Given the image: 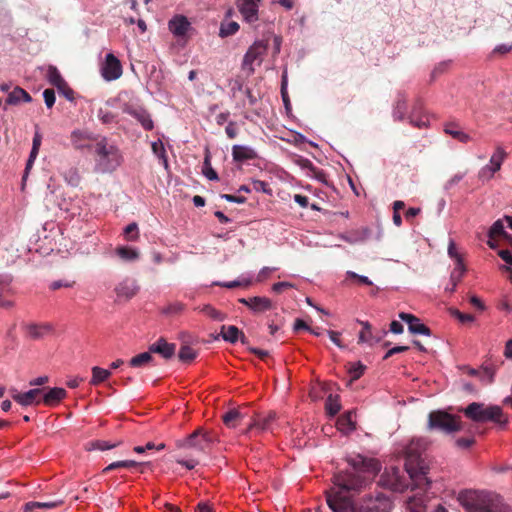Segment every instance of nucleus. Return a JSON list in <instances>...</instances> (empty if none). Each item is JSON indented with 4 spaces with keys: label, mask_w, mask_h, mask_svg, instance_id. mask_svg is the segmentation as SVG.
Instances as JSON below:
<instances>
[{
    "label": "nucleus",
    "mask_w": 512,
    "mask_h": 512,
    "mask_svg": "<svg viewBox=\"0 0 512 512\" xmlns=\"http://www.w3.org/2000/svg\"><path fill=\"white\" fill-rule=\"evenodd\" d=\"M328 506L333 512H392L394 504L382 491L365 494L355 503L338 491L328 495Z\"/></svg>",
    "instance_id": "nucleus-1"
},
{
    "label": "nucleus",
    "mask_w": 512,
    "mask_h": 512,
    "mask_svg": "<svg viewBox=\"0 0 512 512\" xmlns=\"http://www.w3.org/2000/svg\"><path fill=\"white\" fill-rule=\"evenodd\" d=\"M426 442L423 439H412L405 447V469L414 487L423 488L430 481L427 477L428 466L423 458Z\"/></svg>",
    "instance_id": "nucleus-2"
},
{
    "label": "nucleus",
    "mask_w": 512,
    "mask_h": 512,
    "mask_svg": "<svg viewBox=\"0 0 512 512\" xmlns=\"http://www.w3.org/2000/svg\"><path fill=\"white\" fill-rule=\"evenodd\" d=\"M458 499L467 512H509L508 507L490 493L464 491Z\"/></svg>",
    "instance_id": "nucleus-3"
},
{
    "label": "nucleus",
    "mask_w": 512,
    "mask_h": 512,
    "mask_svg": "<svg viewBox=\"0 0 512 512\" xmlns=\"http://www.w3.org/2000/svg\"><path fill=\"white\" fill-rule=\"evenodd\" d=\"M333 483L335 487L326 492L327 502L328 495L333 492L339 491L343 496H347L345 493H360L369 485L370 480L359 472L345 471L334 475Z\"/></svg>",
    "instance_id": "nucleus-4"
},
{
    "label": "nucleus",
    "mask_w": 512,
    "mask_h": 512,
    "mask_svg": "<svg viewBox=\"0 0 512 512\" xmlns=\"http://www.w3.org/2000/svg\"><path fill=\"white\" fill-rule=\"evenodd\" d=\"M464 415L478 423L493 422L501 426L508 422L499 406H488L479 402H472L467 407L459 410Z\"/></svg>",
    "instance_id": "nucleus-5"
},
{
    "label": "nucleus",
    "mask_w": 512,
    "mask_h": 512,
    "mask_svg": "<svg viewBox=\"0 0 512 512\" xmlns=\"http://www.w3.org/2000/svg\"><path fill=\"white\" fill-rule=\"evenodd\" d=\"M96 161L102 171H113L121 164L119 149L108 142L107 138L101 137L94 146Z\"/></svg>",
    "instance_id": "nucleus-6"
},
{
    "label": "nucleus",
    "mask_w": 512,
    "mask_h": 512,
    "mask_svg": "<svg viewBox=\"0 0 512 512\" xmlns=\"http://www.w3.org/2000/svg\"><path fill=\"white\" fill-rule=\"evenodd\" d=\"M215 440L216 436L212 432L198 428L186 439L179 441L177 445L180 448L195 449L205 453L210 449Z\"/></svg>",
    "instance_id": "nucleus-7"
},
{
    "label": "nucleus",
    "mask_w": 512,
    "mask_h": 512,
    "mask_svg": "<svg viewBox=\"0 0 512 512\" xmlns=\"http://www.w3.org/2000/svg\"><path fill=\"white\" fill-rule=\"evenodd\" d=\"M428 426L430 429H440L447 433L461 429L460 419L444 411L431 412L428 417Z\"/></svg>",
    "instance_id": "nucleus-8"
},
{
    "label": "nucleus",
    "mask_w": 512,
    "mask_h": 512,
    "mask_svg": "<svg viewBox=\"0 0 512 512\" xmlns=\"http://www.w3.org/2000/svg\"><path fill=\"white\" fill-rule=\"evenodd\" d=\"M268 44L264 41H256L246 54L244 55L242 62V69L247 72L250 76L255 72V65L260 66L263 60V56L266 54Z\"/></svg>",
    "instance_id": "nucleus-9"
},
{
    "label": "nucleus",
    "mask_w": 512,
    "mask_h": 512,
    "mask_svg": "<svg viewBox=\"0 0 512 512\" xmlns=\"http://www.w3.org/2000/svg\"><path fill=\"white\" fill-rule=\"evenodd\" d=\"M42 390L41 388H32L28 391L21 392L16 389L10 390L11 398L18 403L19 405L23 407L27 406H39L42 404L41 401V395Z\"/></svg>",
    "instance_id": "nucleus-10"
},
{
    "label": "nucleus",
    "mask_w": 512,
    "mask_h": 512,
    "mask_svg": "<svg viewBox=\"0 0 512 512\" xmlns=\"http://www.w3.org/2000/svg\"><path fill=\"white\" fill-rule=\"evenodd\" d=\"M101 74L107 81H113L121 77L122 65L112 53L106 55L105 62L101 68Z\"/></svg>",
    "instance_id": "nucleus-11"
},
{
    "label": "nucleus",
    "mask_w": 512,
    "mask_h": 512,
    "mask_svg": "<svg viewBox=\"0 0 512 512\" xmlns=\"http://www.w3.org/2000/svg\"><path fill=\"white\" fill-rule=\"evenodd\" d=\"M123 112L134 117L145 130L150 131L154 128V122L151 119V115L143 107L126 104L123 108Z\"/></svg>",
    "instance_id": "nucleus-12"
},
{
    "label": "nucleus",
    "mask_w": 512,
    "mask_h": 512,
    "mask_svg": "<svg viewBox=\"0 0 512 512\" xmlns=\"http://www.w3.org/2000/svg\"><path fill=\"white\" fill-rule=\"evenodd\" d=\"M42 404L47 407H56L67 397V391L61 387H42Z\"/></svg>",
    "instance_id": "nucleus-13"
},
{
    "label": "nucleus",
    "mask_w": 512,
    "mask_h": 512,
    "mask_svg": "<svg viewBox=\"0 0 512 512\" xmlns=\"http://www.w3.org/2000/svg\"><path fill=\"white\" fill-rule=\"evenodd\" d=\"M260 0H237L236 4L244 20L253 23L258 20V3Z\"/></svg>",
    "instance_id": "nucleus-14"
},
{
    "label": "nucleus",
    "mask_w": 512,
    "mask_h": 512,
    "mask_svg": "<svg viewBox=\"0 0 512 512\" xmlns=\"http://www.w3.org/2000/svg\"><path fill=\"white\" fill-rule=\"evenodd\" d=\"M23 328L25 330L26 337H28L31 340H40L45 335L51 333L53 330L52 326L48 323H30L25 324Z\"/></svg>",
    "instance_id": "nucleus-15"
},
{
    "label": "nucleus",
    "mask_w": 512,
    "mask_h": 512,
    "mask_svg": "<svg viewBox=\"0 0 512 512\" xmlns=\"http://www.w3.org/2000/svg\"><path fill=\"white\" fill-rule=\"evenodd\" d=\"M151 354L156 353L161 355L164 359H171L175 355L176 345L168 343L166 339L159 338L156 342L149 346Z\"/></svg>",
    "instance_id": "nucleus-16"
},
{
    "label": "nucleus",
    "mask_w": 512,
    "mask_h": 512,
    "mask_svg": "<svg viewBox=\"0 0 512 512\" xmlns=\"http://www.w3.org/2000/svg\"><path fill=\"white\" fill-rule=\"evenodd\" d=\"M70 140L73 147L77 150L91 148V142L94 140L97 141V139L94 138L91 133L86 130L79 129L72 131Z\"/></svg>",
    "instance_id": "nucleus-17"
},
{
    "label": "nucleus",
    "mask_w": 512,
    "mask_h": 512,
    "mask_svg": "<svg viewBox=\"0 0 512 512\" xmlns=\"http://www.w3.org/2000/svg\"><path fill=\"white\" fill-rule=\"evenodd\" d=\"M139 286L133 279H124L115 287V292L118 298L131 299L137 294Z\"/></svg>",
    "instance_id": "nucleus-18"
},
{
    "label": "nucleus",
    "mask_w": 512,
    "mask_h": 512,
    "mask_svg": "<svg viewBox=\"0 0 512 512\" xmlns=\"http://www.w3.org/2000/svg\"><path fill=\"white\" fill-rule=\"evenodd\" d=\"M347 461L353 469L352 472H359L362 474L363 472L374 471L376 469L374 460L365 458L361 455L350 457Z\"/></svg>",
    "instance_id": "nucleus-19"
},
{
    "label": "nucleus",
    "mask_w": 512,
    "mask_h": 512,
    "mask_svg": "<svg viewBox=\"0 0 512 512\" xmlns=\"http://www.w3.org/2000/svg\"><path fill=\"white\" fill-rule=\"evenodd\" d=\"M169 30L177 37H183L190 28V22L183 15H177L169 21Z\"/></svg>",
    "instance_id": "nucleus-20"
},
{
    "label": "nucleus",
    "mask_w": 512,
    "mask_h": 512,
    "mask_svg": "<svg viewBox=\"0 0 512 512\" xmlns=\"http://www.w3.org/2000/svg\"><path fill=\"white\" fill-rule=\"evenodd\" d=\"M220 335L225 341L230 343H236L238 340H240L242 344H247L248 342L244 333L233 325H223L221 327Z\"/></svg>",
    "instance_id": "nucleus-21"
},
{
    "label": "nucleus",
    "mask_w": 512,
    "mask_h": 512,
    "mask_svg": "<svg viewBox=\"0 0 512 512\" xmlns=\"http://www.w3.org/2000/svg\"><path fill=\"white\" fill-rule=\"evenodd\" d=\"M232 157L236 162H244L254 160L258 157L256 151L248 146L234 145L232 147Z\"/></svg>",
    "instance_id": "nucleus-22"
},
{
    "label": "nucleus",
    "mask_w": 512,
    "mask_h": 512,
    "mask_svg": "<svg viewBox=\"0 0 512 512\" xmlns=\"http://www.w3.org/2000/svg\"><path fill=\"white\" fill-rule=\"evenodd\" d=\"M32 101L30 94L21 87H15L8 95L6 103L9 105H17L20 102L29 103Z\"/></svg>",
    "instance_id": "nucleus-23"
},
{
    "label": "nucleus",
    "mask_w": 512,
    "mask_h": 512,
    "mask_svg": "<svg viewBox=\"0 0 512 512\" xmlns=\"http://www.w3.org/2000/svg\"><path fill=\"white\" fill-rule=\"evenodd\" d=\"M275 419H276V413L271 411L266 416L259 417L258 419H255L248 426L247 430L250 431L254 428H257L261 431H267V430L271 429V424L275 421Z\"/></svg>",
    "instance_id": "nucleus-24"
},
{
    "label": "nucleus",
    "mask_w": 512,
    "mask_h": 512,
    "mask_svg": "<svg viewBox=\"0 0 512 512\" xmlns=\"http://www.w3.org/2000/svg\"><path fill=\"white\" fill-rule=\"evenodd\" d=\"M150 466V462H137L134 460H122V461H116L111 464H109L107 467L103 469V473L106 474L110 471L119 469V468H134V467H146Z\"/></svg>",
    "instance_id": "nucleus-25"
},
{
    "label": "nucleus",
    "mask_w": 512,
    "mask_h": 512,
    "mask_svg": "<svg viewBox=\"0 0 512 512\" xmlns=\"http://www.w3.org/2000/svg\"><path fill=\"white\" fill-rule=\"evenodd\" d=\"M250 309L256 313L264 312L272 309V301L267 297H251L250 298Z\"/></svg>",
    "instance_id": "nucleus-26"
},
{
    "label": "nucleus",
    "mask_w": 512,
    "mask_h": 512,
    "mask_svg": "<svg viewBox=\"0 0 512 512\" xmlns=\"http://www.w3.org/2000/svg\"><path fill=\"white\" fill-rule=\"evenodd\" d=\"M243 418L244 415L238 409H231L222 416L224 424L229 428L237 427Z\"/></svg>",
    "instance_id": "nucleus-27"
},
{
    "label": "nucleus",
    "mask_w": 512,
    "mask_h": 512,
    "mask_svg": "<svg viewBox=\"0 0 512 512\" xmlns=\"http://www.w3.org/2000/svg\"><path fill=\"white\" fill-rule=\"evenodd\" d=\"M92 378L90 380V385L98 386L99 384L105 382L111 376V372L107 369L94 366L91 369Z\"/></svg>",
    "instance_id": "nucleus-28"
},
{
    "label": "nucleus",
    "mask_w": 512,
    "mask_h": 512,
    "mask_svg": "<svg viewBox=\"0 0 512 512\" xmlns=\"http://www.w3.org/2000/svg\"><path fill=\"white\" fill-rule=\"evenodd\" d=\"M151 362H153V356L148 349L147 352H143L132 357L129 361V365L133 368H141L149 365Z\"/></svg>",
    "instance_id": "nucleus-29"
},
{
    "label": "nucleus",
    "mask_w": 512,
    "mask_h": 512,
    "mask_svg": "<svg viewBox=\"0 0 512 512\" xmlns=\"http://www.w3.org/2000/svg\"><path fill=\"white\" fill-rule=\"evenodd\" d=\"M444 131L446 134L462 143H467L470 140V136L461 131L455 123L446 124Z\"/></svg>",
    "instance_id": "nucleus-30"
},
{
    "label": "nucleus",
    "mask_w": 512,
    "mask_h": 512,
    "mask_svg": "<svg viewBox=\"0 0 512 512\" xmlns=\"http://www.w3.org/2000/svg\"><path fill=\"white\" fill-rule=\"evenodd\" d=\"M337 428L343 433H349L355 429V423L352 420V412H347L338 418Z\"/></svg>",
    "instance_id": "nucleus-31"
},
{
    "label": "nucleus",
    "mask_w": 512,
    "mask_h": 512,
    "mask_svg": "<svg viewBox=\"0 0 512 512\" xmlns=\"http://www.w3.org/2000/svg\"><path fill=\"white\" fill-rule=\"evenodd\" d=\"M488 236L491 239L495 237H502L503 239H512V235L508 234L505 229L502 220H497L490 227Z\"/></svg>",
    "instance_id": "nucleus-32"
},
{
    "label": "nucleus",
    "mask_w": 512,
    "mask_h": 512,
    "mask_svg": "<svg viewBox=\"0 0 512 512\" xmlns=\"http://www.w3.org/2000/svg\"><path fill=\"white\" fill-rule=\"evenodd\" d=\"M41 142H42L41 134L39 132H35L34 137H33V142H32V149L30 151V155H29V158H28V161L26 164V171L31 168L33 162L35 161V159L39 153Z\"/></svg>",
    "instance_id": "nucleus-33"
},
{
    "label": "nucleus",
    "mask_w": 512,
    "mask_h": 512,
    "mask_svg": "<svg viewBox=\"0 0 512 512\" xmlns=\"http://www.w3.org/2000/svg\"><path fill=\"white\" fill-rule=\"evenodd\" d=\"M464 272H465V266L462 261V258H457L456 266L450 275V280L452 282L451 291L455 290V287L461 281Z\"/></svg>",
    "instance_id": "nucleus-34"
},
{
    "label": "nucleus",
    "mask_w": 512,
    "mask_h": 512,
    "mask_svg": "<svg viewBox=\"0 0 512 512\" xmlns=\"http://www.w3.org/2000/svg\"><path fill=\"white\" fill-rule=\"evenodd\" d=\"M115 252L123 261H135L139 257V252L128 246H120Z\"/></svg>",
    "instance_id": "nucleus-35"
},
{
    "label": "nucleus",
    "mask_w": 512,
    "mask_h": 512,
    "mask_svg": "<svg viewBox=\"0 0 512 512\" xmlns=\"http://www.w3.org/2000/svg\"><path fill=\"white\" fill-rule=\"evenodd\" d=\"M47 79L51 85L56 88L65 86V80L55 66H49L47 70Z\"/></svg>",
    "instance_id": "nucleus-36"
},
{
    "label": "nucleus",
    "mask_w": 512,
    "mask_h": 512,
    "mask_svg": "<svg viewBox=\"0 0 512 512\" xmlns=\"http://www.w3.org/2000/svg\"><path fill=\"white\" fill-rule=\"evenodd\" d=\"M506 152L503 148L497 147L495 153L490 158V164H488L495 173L500 170L501 165L506 158Z\"/></svg>",
    "instance_id": "nucleus-37"
},
{
    "label": "nucleus",
    "mask_w": 512,
    "mask_h": 512,
    "mask_svg": "<svg viewBox=\"0 0 512 512\" xmlns=\"http://www.w3.org/2000/svg\"><path fill=\"white\" fill-rule=\"evenodd\" d=\"M325 407L329 415L335 416L341 409L339 397L337 395L330 394L326 399Z\"/></svg>",
    "instance_id": "nucleus-38"
},
{
    "label": "nucleus",
    "mask_w": 512,
    "mask_h": 512,
    "mask_svg": "<svg viewBox=\"0 0 512 512\" xmlns=\"http://www.w3.org/2000/svg\"><path fill=\"white\" fill-rule=\"evenodd\" d=\"M239 30V24L235 21H223L220 26L219 35L228 37L235 34Z\"/></svg>",
    "instance_id": "nucleus-39"
},
{
    "label": "nucleus",
    "mask_w": 512,
    "mask_h": 512,
    "mask_svg": "<svg viewBox=\"0 0 512 512\" xmlns=\"http://www.w3.org/2000/svg\"><path fill=\"white\" fill-rule=\"evenodd\" d=\"M178 357L184 363H191L197 357V352L190 346L183 345L179 350Z\"/></svg>",
    "instance_id": "nucleus-40"
},
{
    "label": "nucleus",
    "mask_w": 512,
    "mask_h": 512,
    "mask_svg": "<svg viewBox=\"0 0 512 512\" xmlns=\"http://www.w3.org/2000/svg\"><path fill=\"white\" fill-rule=\"evenodd\" d=\"M200 312L204 313L206 316L215 321H223L226 318V315L224 313H222L221 311L217 310L216 308L209 304L204 305L200 309Z\"/></svg>",
    "instance_id": "nucleus-41"
},
{
    "label": "nucleus",
    "mask_w": 512,
    "mask_h": 512,
    "mask_svg": "<svg viewBox=\"0 0 512 512\" xmlns=\"http://www.w3.org/2000/svg\"><path fill=\"white\" fill-rule=\"evenodd\" d=\"M61 502H28L25 504V512L33 511L35 508L51 509L59 506Z\"/></svg>",
    "instance_id": "nucleus-42"
},
{
    "label": "nucleus",
    "mask_w": 512,
    "mask_h": 512,
    "mask_svg": "<svg viewBox=\"0 0 512 512\" xmlns=\"http://www.w3.org/2000/svg\"><path fill=\"white\" fill-rule=\"evenodd\" d=\"M408 329L412 334H421L427 336L431 334L429 327L421 323L419 318H417L416 321L413 322V324L410 323V327Z\"/></svg>",
    "instance_id": "nucleus-43"
},
{
    "label": "nucleus",
    "mask_w": 512,
    "mask_h": 512,
    "mask_svg": "<svg viewBox=\"0 0 512 512\" xmlns=\"http://www.w3.org/2000/svg\"><path fill=\"white\" fill-rule=\"evenodd\" d=\"M124 237L127 241H136L139 238L138 225L135 222L125 227Z\"/></svg>",
    "instance_id": "nucleus-44"
},
{
    "label": "nucleus",
    "mask_w": 512,
    "mask_h": 512,
    "mask_svg": "<svg viewBox=\"0 0 512 512\" xmlns=\"http://www.w3.org/2000/svg\"><path fill=\"white\" fill-rule=\"evenodd\" d=\"M365 369L366 366L363 365L361 362L351 363L348 368V371L351 375V380L359 379L363 375Z\"/></svg>",
    "instance_id": "nucleus-45"
},
{
    "label": "nucleus",
    "mask_w": 512,
    "mask_h": 512,
    "mask_svg": "<svg viewBox=\"0 0 512 512\" xmlns=\"http://www.w3.org/2000/svg\"><path fill=\"white\" fill-rule=\"evenodd\" d=\"M151 148H152L153 153L156 156H158L160 159H162L165 167H167L168 161H167L166 151H165L163 143L160 140L155 141L152 143Z\"/></svg>",
    "instance_id": "nucleus-46"
},
{
    "label": "nucleus",
    "mask_w": 512,
    "mask_h": 512,
    "mask_svg": "<svg viewBox=\"0 0 512 512\" xmlns=\"http://www.w3.org/2000/svg\"><path fill=\"white\" fill-rule=\"evenodd\" d=\"M386 334V331H382L380 334L374 335L371 332V336L369 335L368 331H360L359 333V342H369L372 344V342H379L382 339V336Z\"/></svg>",
    "instance_id": "nucleus-47"
},
{
    "label": "nucleus",
    "mask_w": 512,
    "mask_h": 512,
    "mask_svg": "<svg viewBox=\"0 0 512 512\" xmlns=\"http://www.w3.org/2000/svg\"><path fill=\"white\" fill-rule=\"evenodd\" d=\"M203 174L209 179V180H218V175L216 171L211 167L210 163V157L209 155L205 156L204 163H203Z\"/></svg>",
    "instance_id": "nucleus-48"
},
{
    "label": "nucleus",
    "mask_w": 512,
    "mask_h": 512,
    "mask_svg": "<svg viewBox=\"0 0 512 512\" xmlns=\"http://www.w3.org/2000/svg\"><path fill=\"white\" fill-rule=\"evenodd\" d=\"M449 311H450L451 316L455 317L463 324L471 323L474 321V316L471 314L462 313L458 309H454V308H451Z\"/></svg>",
    "instance_id": "nucleus-49"
},
{
    "label": "nucleus",
    "mask_w": 512,
    "mask_h": 512,
    "mask_svg": "<svg viewBox=\"0 0 512 512\" xmlns=\"http://www.w3.org/2000/svg\"><path fill=\"white\" fill-rule=\"evenodd\" d=\"M120 445V442L117 443H109L108 441L98 440L92 443L93 448L105 451L109 449H113Z\"/></svg>",
    "instance_id": "nucleus-50"
},
{
    "label": "nucleus",
    "mask_w": 512,
    "mask_h": 512,
    "mask_svg": "<svg viewBox=\"0 0 512 512\" xmlns=\"http://www.w3.org/2000/svg\"><path fill=\"white\" fill-rule=\"evenodd\" d=\"M495 174V171L489 166L485 165L482 167L478 173V177L482 181L490 180Z\"/></svg>",
    "instance_id": "nucleus-51"
},
{
    "label": "nucleus",
    "mask_w": 512,
    "mask_h": 512,
    "mask_svg": "<svg viewBox=\"0 0 512 512\" xmlns=\"http://www.w3.org/2000/svg\"><path fill=\"white\" fill-rule=\"evenodd\" d=\"M237 88L239 91H243V93L246 95L249 106L255 105L257 100H256V97L252 94V91L250 90V88L244 89L242 83H237Z\"/></svg>",
    "instance_id": "nucleus-52"
},
{
    "label": "nucleus",
    "mask_w": 512,
    "mask_h": 512,
    "mask_svg": "<svg viewBox=\"0 0 512 512\" xmlns=\"http://www.w3.org/2000/svg\"><path fill=\"white\" fill-rule=\"evenodd\" d=\"M45 104L48 108H51L55 103V92L53 89H45L43 92Z\"/></svg>",
    "instance_id": "nucleus-53"
},
{
    "label": "nucleus",
    "mask_w": 512,
    "mask_h": 512,
    "mask_svg": "<svg viewBox=\"0 0 512 512\" xmlns=\"http://www.w3.org/2000/svg\"><path fill=\"white\" fill-rule=\"evenodd\" d=\"M57 90L67 100L72 101L74 99V91L69 87V85L66 81H65V86H59V88H57Z\"/></svg>",
    "instance_id": "nucleus-54"
},
{
    "label": "nucleus",
    "mask_w": 512,
    "mask_h": 512,
    "mask_svg": "<svg viewBox=\"0 0 512 512\" xmlns=\"http://www.w3.org/2000/svg\"><path fill=\"white\" fill-rule=\"evenodd\" d=\"M253 188L256 191H262L266 194H271V189L269 188L268 184L261 180H255L253 181Z\"/></svg>",
    "instance_id": "nucleus-55"
},
{
    "label": "nucleus",
    "mask_w": 512,
    "mask_h": 512,
    "mask_svg": "<svg viewBox=\"0 0 512 512\" xmlns=\"http://www.w3.org/2000/svg\"><path fill=\"white\" fill-rule=\"evenodd\" d=\"M408 349H409L408 346H395L386 352V354L383 357V360H387L388 358H390L391 356H393L397 353L406 352Z\"/></svg>",
    "instance_id": "nucleus-56"
},
{
    "label": "nucleus",
    "mask_w": 512,
    "mask_h": 512,
    "mask_svg": "<svg viewBox=\"0 0 512 512\" xmlns=\"http://www.w3.org/2000/svg\"><path fill=\"white\" fill-rule=\"evenodd\" d=\"M225 132L230 139L236 138L238 135L237 124L233 121L229 122L225 128Z\"/></svg>",
    "instance_id": "nucleus-57"
},
{
    "label": "nucleus",
    "mask_w": 512,
    "mask_h": 512,
    "mask_svg": "<svg viewBox=\"0 0 512 512\" xmlns=\"http://www.w3.org/2000/svg\"><path fill=\"white\" fill-rule=\"evenodd\" d=\"M98 118L101 120L104 124H109L114 121V115L111 112L99 110L98 112Z\"/></svg>",
    "instance_id": "nucleus-58"
},
{
    "label": "nucleus",
    "mask_w": 512,
    "mask_h": 512,
    "mask_svg": "<svg viewBox=\"0 0 512 512\" xmlns=\"http://www.w3.org/2000/svg\"><path fill=\"white\" fill-rule=\"evenodd\" d=\"M347 276L350 278H353V279H357L360 283H362L364 285H368V286L372 285V282H371V280H369L368 277L359 275L353 271H348Z\"/></svg>",
    "instance_id": "nucleus-59"
},
{
    "label": "nucleus",
    "mask_w": 512,
    "mask_h": 512,
    "mask_svg": "<svg viewBox=\"0 0 512 512\" xmlns=\"http://www.w3.org/2000/svg\"><path fill=\"white\" fill-rule=\"evenodd\" d=\"M48 381H49L48 376H40V377L32 379L29 382V385L34 386L35 388H42V386L45 385Z\"/></svg>",
    "instance_id": "nucleus-60"
},
{
    "label": "nucleus",
    "mask_w": 512,
    "mask_h": 512,
    "mask_svg": "<svg viewBox=\"0 0 512 512\" xmlns=\"http://www.w3.org/2000/svg\"><path fill=\"white\" fill-rule=\"evenodd\" d=\"M184 309V305L182 303H174V304H171L169 305L166 309H165V312L168 313V314H178L180 313L182 310Z\"/></svg>",
    "instance_id": "nucleus-61"
},
{
    "label": "nucleus",
    "mask_w": 512,
    "mask_h": 512,
    "mask_svg": "<svg viewBox=\"0 0 512 512\" xmlns=\"http://www.w3.org/2000/svg\"><path fill=\"white\" fill-rule=\"evenodd\" d=\"M475 443L474 438L462 437L457 439L456 444L460 448H469Z\"/></svg>",
    "instance_id": "nucleus-62"
},
{
    "label": "nucleus",
    "mask_w": 512,
    "mask_h": 512,
    "mask_svg": "<svg viewBox=\"0 0 512 512\" xmlns=\"http://www.w3.org/2000/svg\"><path fill=\"white\" fill-rule=\"evenodd\" d=\"M498 255L507 264L512 265V254L509 250H500Z\"/></svg>",
    "instance_id": "nucleus-63"
},
{
    "label": "nucleus",
    "mask_w": 512,
    "mask_h": 512,
    "mask_svg": "<svg viewBox=\"0 0 512 512\" xmlns=\"http://www.w3.org/2000/svg\"><path fill=\"white\" fill-rule=\"evenodd\" d=\"M196 512H214L213 507L208 502H199Z\"/></svg>",
    "instance_id": "nucleus-64"
}]
</instances>
